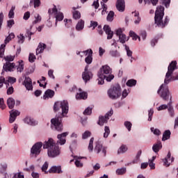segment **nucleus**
<instances>
[{"label":"nucleus","mask_w":178,"mask_h":178,"mask_svg":"<svg viewBox=\"0 0 178 178\" xmlns=\"http://www.w3.org/2000/svg\"><path fill=\"white\" fill-rule=\"evenodd\" d=\"M177 66V62L176 60H173L170 63L164 80L165 83H163L157 91V93L163 101H169V96L170 95V92H169V88L167 84H169L172 81L178 80V74L175 76H172L173 72L176 70Z\"/></svg>","instance_id":"1"},{"label":"nucleus","mask_w":178,"mask_h":178,"mask_svg":"<svg viewBox=\"0 0 178 178\" xmlns=\"http://www.w3.org/2000/svg\"><path fill=\"white\" fill-rule=\"evenodd\" d=\"M60 108L62 109V113L56 115L54 118L51 120V127L54 128L56 131H63L62 118H67V115L69 113V102L67 100L55 102L54 111L58 112Z\"/></svg>","instance_id":"2"},{"label":"nucleus","mask_w":178,"mask_h":178,"mask_svg":"<svg viewBox=\"0 0 178 178\" xmlns=\"http://www.w3.org/2000/svg\"><path fill=\"white\" fill-rule=\"evenodd\" d=\"M163 16H165V7L158 6L155 12L154 23L161 29H165L170 20L169 17L166 16L163 22Z\"/></svg>","instance_id":"3"},{"label":"nucleus","mask_w":178,"mask_h":178,"mask_svg":"<svg viewBox=\"0 0 178 178\" xmlns=\"http://www.w3.org/2000/svg\"><path fill=\"white\" fill-rule=\"evenodd\" d=\"M98 84L102 85L105 83V79L106 81H112L115 79V76L112 74V68L108 65H103L99 69L98 73Z\"/></svg>","instance_id":"4"},{"label":"nucleus","mask_w":178,"mask_h":178,"mask_svg":"<svg viewBox=\"0 0 178 178\" xmlns=\"http://www.w3.org/2000/svg\"><path fill=\"white\" fill-rule=\"evenodd\" d=\"M44 149L47 150V154L49 158H56L60 154V149H59V146H58L54 139L49 138L47 141H45L43 144Z\"/></svg>","instance_id":"5"},{"label":"nucleus","mask_w":178,"mask_h":178,"mask_svg":"<svg viewBox=\"0 0 178 178\" xmlns=\"http://www.w3.org/2000/svg\"><path fill=\"white\" fill-rule=\"evenodd\" d=\"M108 95L111 99H118L122 95L120 85L117 84L108 90Z\"/></svg>","instance_id":"6"},{"label":"nucleus","mask_w":178,"mask_h":178,"mask_svg":"<svg viewBox=\"0 0 178 178\" xmlns=\"http://www.w3.org/2000/svg\"><path fill=\"white\" fill-rule=\"evenodd\" d=\"M49 15H52V13H54L55 17H56V26L58 24V22H62L63 20V13L59 12L58 13V9L56 8V6H54V8L52 9H49L48 10Z\"/></svg>","instance_id":"7"},{"label":"nucleus","mask_w":178,"mask_h":178,"mask_svg":"<svg viewBox=\"0 0 178 178\" xmlns=\"http://www.w3.org/2000/svg\"><path fill=\"white\" fill-rule=\"evenodd\" d=\"M112 115H113V110L111 108L110 111L106 113L104 116H100L99 118L97 124L99 126H103L104 123H108V120H109V116H112Z\"/></svg>","instance_id":"8"},{"label":"nucleus","mask_w":178,"mask_h":178,"mask_svg":"<svg viewBox=\"0 0 178 178\" xmlns=\"http://www.w3.org/2000/svg\"><path fill=\"white\" fill-rule=\"evenodd\" d=\"M41 148H42V143L38 142L32 147L31 152L33 154V155H35V156H37V155H40Z\"/></svg>","instance_id":"9"},{"label":"nucleus","mask_w":178,"mask_h":178,"mask_svg":"<svg viewBox=\"0 0 178 178\" xmlns=\"http://www.w3.org/2000/svg\"><path fill=\"white\" fill-rule=\"evenodd\" d=\"M82 79L85 83L90 81L92 79V72L88 71V65L85 67L84 72L82 73Z\"/></svg>","instance_id":"10"},{"label":"nucleus","mask_w":178,"mask_h":178,"mask_svg":"<svg viewBox=\"0 0 178 178\" xmlns=\"http://www.w3.org/2000/svg\"><path fill=\"white\" fill-rule=\"evenodd\" d=\"M16 67V64L15 63L6 62L3 66V71L1 74H3L5 72H13V69Z\"/></svg>","instance_id":"11"},{"label":"nucleus","mask_w":178,"mask_h":178,"mask_svg":"<svg viewBox=\"0 0 178 178\" xmlns=\"http://www.w3.org/2000/svg\"><path fill=\"white\" fill-rule=\"evenodd\" d=\"M101 151L102 154H104V156H106V147L102 146L101 142H96V145L95 147V152L99 154Z\"/></svg>","instance_id":"12"},{"label":"nucleus","mask_w":178,"mask_h":178,"mask_svg":"<svg viewBox=\"0 0 178 178\" xmlns=\"http://www.w3.org/2000/svg\"><path fill=\"white\" fill-rule=\"evenodd\" d=\"M115 8L118 12H124L126 10V2L124 0H117Z\"/></svg>","instance_id":"13"},{"label":"nucleus","mask_w":178,"mask_h":178,"mask_svg":"<svg viewBox=\"0 0 178 178\" xmlns=\"http://www.w3.org/2000/svg\"><path fill=\"white\" fill-rule=\"evenodd\" d=\"M19 115H20V112H19L17 110H11L10 111L9 122L13 123V122H15V120H16V118Z\"/></svg>","instance_id":"14"},{"label":"nucleus","mask_w":178,"mask_h":178,"mask_svg":"<svg viewBox=\"0 0 178 178\" xmlns=\"http://www.w3.org/2000/svg\"><path fill=\"white\" fill-rule=\"evenodd\" d=\"M23 85L26 87V90L29 91L33 90V81L30 77L26 76L24 81Z\"/></svg>","instance_id":"15"},{"label":"nucleus","mask_w":178,"mask_h":178,"mask_svg":"<svg viewBox=\"0 0 178 178\" xmlns=\"http://www.w3.org/2000/svg\"><path fill=\"white\" fill-rule=\"evenodd\" d=\"M103 30L107 35V40H112L113 38V31H112L111 26L109 25H104Z\"/></svg>","instance_id":"16"},{"label":"nucleus","mask_w":178,"mask_h":178,"mask_svg":"<svg viewBox=\"0 0 178 178\" xmlns=\"http://www.w3.org/2000/svg\"><path fill=\"white\" fill-rule=\"evenodd\" d=\"M68 135L69 132H64L58 135L57 138L59 140V144H60V145H65V144H66V136Z\"/></svg>","instance_id":"17"},{"label":"nucleus","mask_w":178,"mask_h":178,"mask_svg":"<svg viewBox=\"0 0 178 178\" xmlns=\"http://www.w3.org/2000/svg\"><path fill=\"white\" fill-rule=\"evenodd\" d=\"M55 95V91L48 89L44 92V95H43V99H49V98H54Z\"/></svg>","instance_id":"18"},{"label":"nucleus","mask_w":178,"mask_h":178,"mask_svg":"<svg viewBox=\"0 0 178 178\" xmlns=\"http://www.w3.org/2000/svg\"><path fill=\"white\" fill-rule=\"evenodd\" d=\"M85 52L86 53V55L88 54V56L85 58V62L88 65H91V63H92V50H87Z\"/></svg>","instance_id":"19"},{"label":"nucleus","mask_w":178,"mask_h":178,"mask_svg":"<svg viewBox=\"0 0 178 178\" xmlns=\"http://www.w3.org/2000/svg\"><path fill=\"white\" fill-rule=\"evenodd\" d=\"M79 91L81 92V88H79ZM88 97V93L86 92H81L79 93H77L75 96L76 99H87Z\"/></svg>","instance_id":"20"},{"label":"nucleus","mask_w":178,"mask_h":178,"mask_svg":"<svg viewBox=\"0 0 178 178\" xmlns=\"http://www.w3.org/2000/svg\"><path fill=\"white\" fill-rule=\"evenodd\" d=\"M152 149L154 152H159V150L162 149V142H161V140L157 141V143L153 145Z\"/></svg>","instance_id":"21"},{"label":"nucleus","mask_w":178,"mask_h":178,"mask_svg":"<svg viewBox=\"0 0 178 178\" xmlns=\"http://www.w3.org/2000/svg\"><path fill=\"white\" fill-rule=\"evenodd\" d=\"M45 48H47V44L44 43H39L38 48L36 49V55H38V54H42Z\"/></svg>","instance_id":"22"},{"label":"nucleus","mask_w":178,"mask_h":178,"mask_svg":"<svg viewBox=\"0 0 178 178\" xmlns=\"http://www.w3.org/2000/svg\"><path fill=\"white\" fill-rule=\"evenodd\" d=\"M50 173H62V168L60 166H53L49 170Z\"/></svg>","instance_id":"23"},{"label":"nucleus","mask_w":178,"mask_h":178,"mask_svg":"<svg viewBox=\"0 0 178 178\" xmlns=\"http://www.w3.org/2000/svg\"><path fill=\"white\" fill-rule=\"evenodd\" d=\"M15 99H13V97H9L7 99V105L9 109H13V108H15Z\"/></svg>","instance_id":"24"},{"label":"nucleus","mask_w":178,"mask_h":178,"mask_svg":"<svg viewBox=\"0 0 178 178\" xmlns=\"http://www.w3.org/2000/svg\"><path fill=\"white\" fill-rule=\"evenodd\" d=\"M24 122L30 126H35V124H37V123L33 119H31V118L29 117H26L24 120Z\"/></svg>","instance_id":"25"},{"label":"nucleus","mask_w":178,"mask_h":178,"mask_svg":"<svg viewBox=\"0 0 178 178\" xmlns=\"http://www.w3.org/2000/svg\"><path fill=\"white\" fill-rule=\"evenodd\" d=\"M172 133L170 132V130H166L163 134V138L162 141H166V140H169L170 138V135Z\"/></svg>","instance_id":"26"},{"label":"nucleus","mask_w":178,"mask_h":178,"mask_svg":"<svg viewBox=\"0 0 178 178\" xmlns=\"http://www.w3.org/2000/svg\"><path fill=\"white\" fill-rule=\"evenodd\" d=\"M83 29H84V21L80 19L76 26V30H77V31H81Z\"/></svg>","instance_id":"27"},{"label":"nucleus","mask_w":178,"mask_h":178,"mask_svg":"<svg viewBox=\"0 0 178 178\" xmlns=\"http://www.w3.org/2000/svg\"><path fill=\"white\" fill-rule=\"evenodd\" d=\"M170 152H169L167 154V156L163 160V165L164 166H166L167 168L170 166V163H169V161H170V156H171Z\"/></svg>","instance_id":"28"},{"label":"nucleus","mask_w":178,"mask_h":178,"mask_svg":"<svg viewBox=\"0 0 178 178\" xmlns=\"http://www.w3.org/2000/svg\"><path fill=\"white\" fill-rule=\"evenodd\" d=\"M13 38H15V33H11L8 35V36H7L4 40V45H6V44H8L9 42L12 41V40H13Z\"/></svg>","instance_id":"29"},{"label":"nucleus","mask_w":178,"mask_h":178,"mask_svg":"<svg viewBox=\"0 0 178 178\" xmlns=\"http://www.w3.org/2000/svg\"><path fill=\"white\" fill-rule=\"evenodd\" d=\"M34 6V8H38L41 5V1L40 0H31L30 6Z\"/></svg>","instance_id":"30"},{"label":"nucleus","mask_w":178,"mask_h":178,"mask_svg":"<svg viewBox=\"0 0 178 178\" xmlns=\"http://www.w3.org/2000/svg\"><path fill=\"white\" fill-rule=\"evenodd\" d=\"M127 146H126L125 145H122L118 150V154H124V152H127Z\"/></svg>","instance_id":"31"},{"label":"nucleus","mask_w":178,"mask_h":178,"mask_svg":"<svg viewBox=\"0 0 178 178\" xmlns=\"http://www.w3.org/2000/svg\"><path fill=\"white\" fill-rule=\"evenodd\" d=\"M132 14L134 15V17H136V19L134 21L135 24H140V22H141V18L138 17V12H133Z\"/></svg>","instance_id":"32"},{"label":"nucleus","mask_w":178,"mask_h":178,"mask_svg":"<svg viewBox=\"0 0 178 178\" xmlns=\"http://www.w3.org/2000/svg\"><path fill=\"white\" fill-rule=\"evenodd\" d=\"M119 41L121 42V44H124L126 41H129V38H127V36L126 35L122 34L119 36Z\"/></svg>","instance_id":"33"},{"label":"nucleus","mask_w":178,"mask_h":178,"mask_svg":"<svg viewBox=\"0 0 178 178\" xmlns=\"http://www.w3.org/2000/svg\"><path fill=\"white\" fill-rule=\"evenodd\" d=\"M18 63L19 65L17 67V72H19V73H22V72L24 70V64L23 63V60H22L21 62H19Z\"/></svg>","instance_id":"34"},{"label":"nucleus","mask_w":178,"mask_h":178,"mask_svg":"<svg viewBox=\"0 0 178 178\" xmlns=\"http://www.w3.org/2000/svg\"><path fill=\"white\" fill-rule=\"evenodd\" d=\"M136 84H137V81L135 79H129L127 82V86L128 87H134Z\"/></svg>","instance_id":"35"},{"label":"nucleus","mask_w":178,"mask_h":178,"mask_svg":"<svg viewBox=\"0 0 178 178\" xmlns=\"http://www.w3.org/2000/svg\"><path fill=\"white\" fill-rule=\"evenodd\" d=\"M94 138H91L89 142V145H88V150L90 152H92V150L94 149Z\"/></svg>","instance_id":"36"},{"label":"nucleus","mask_w":178,"mask_h":178,"mask_svg":"<svg viewBox=\"0 0 178 178\" xmlns=\"http://www.w3.org/2000/svg\"><path fill=\"white\" fill-rule=\"evenodd\" d=\"M115 16V13L113 11H110L109 13L107 15V21L108 22H113V17Z\"/></svg>","instance_id":"37"},{"label":"nucleus","mask_w":178,"mask_h":178,"mask_svg":"<svg viewBox=\"0 0 178 178\" xmlns=\"http://www.w3.org/2000/svg\"><path fill=\"white\" fill-rule=\"evenodd\" d=\"M144 2L145 4L147 3H152L153 6H156L158 5V2H159V0H144Z\"/></svg>","instance_id":"38"},{"label":"nucleus","mask_w":178,"mask_h":178,"mask_svg":"<svg viewBox=\"0 0 178 178\" xmlns=\"http://www.w3.org/2000/svg\"><path fill=\"white\" fill-rule=\"evenodd\" d=\"M80 17H81V14L80 13V12L77 10H74L73 12V19H74L75 20H77L80 19Z\"/></svg>","instance_id":"39"},{"label":"nucleus","mask_w":178,"mask_h":178,"mask_svg":"<svg viewBox=\"0 0 178 178\" xmlns=\"http://www.w3.org/2000/svg\"><path fill=\"white\" fill-rule=\"evenodd\" d=\"M18 38V44H23L24 42V40H26V38L24 35H23L22 33H20L19 35H17Z\"/></svg>","instance_id":"40"},{"label":"nucleus","mask_w":178,"mask_h":178,"mask_svg":"<svg viewBox=\"0 0 178 178\" xmlns=\"http://www.w3.org/2000/svg\"><path fill=\"white\" fill-rule=\"evenodd\" d=\"M104 138H108V136L111 134V129H109V127H104Z\"/></svg>","instance_id":"41"},{"label":"nucleus","mask_w":178,"mask_h":178,"mask_svg":"<svg viewBox=\"0 0 178 178\" xmlns=\"http://www.w3.org/2000/svg\"><path fill=\"white\" fill-rule=\"evenodd\" d=\"M5 47H6V45L4 44H1L0 47V58H3L5 55Z\"/></svg>","instance_id":"42"},{"label":"nucleus","mask_w":178,"mask_h":178,"mask_svg":"<svg viewBox=\"0 0 178 178\" xmlns=\"http://www.w3.org/2000/svg\"><path fill=\"white\" fill-rule=\"evenodd\" d=\"M141 154H143V151L139 150L136 154V159L133 161V163H137V162L140 161V156H141Z\"/></svg>","instance_id":"43"},{"label":"nucleus","mask_w":178,"mask_h":178,"mask_svg":"<svg viewBox=\"0 0 178 178\" xmlns=\"http://www.w3.org/2000/svg\"><path fill=\"white\" fill-rule=\"evenodd\" d=\"M6 62H13L15 60V56H6L3 57Z\"/></svg>","instance_id":"44"},{"label":"nucleus","mask_w":178,"mask_h":178,"mask_svg":"<svg viewBox=\"0 0 178 178\" xmlns=\"http://www.w3.org/2000/svg\"><path fill=\"white\" fill-rule=\"evenodd\" d=\"M129 35L132 38V40H134V41H137V40L138 38V35L137 34H136V33H134V31H131L129 32Z\"/></svg>","instance_id":"45"},{"label":"nucleus","mask_w":178,"mask_h":178,"mask_svg":"<svg viewBox=\"0 0 178 178\" xmlns=\"http://www.w3.org/2000/svg\"><path fill=\"white\" fill-rule=\"evenodd\" d=\"M150 130L155 136H161V131L159 129L152 127Z\"/></svg>","instance_id":"46"},{"label":"nucleus","mask_w":178,"mask_h":178,"mask_svg":"<svg viewBox=\"0 0 178 178\" xmlns=\"http://www.w3.org/2000/svg\"><path fill=\"white\" fill-rule=\"evenodd\" d=\"M88 137H91V132H90V131H86L82 135V138L86 140V138H88Z\"/></svg>","instance_id":"47"},{"label":"nucleus","mask_w":178,"mask_h":178,"mask_svg":"<svg viewBox=\"0 0 178 178\" xmlns=\"http://www.w3.org/2000/svg\"><path fill=\"white\" fill-rule=\"evenodd\" d=\"M36 58H35V55H34V54L33 53H30L29 54V60L31 63H34V60H35Z\"/></svg>","instance_id":"48"},{"label":"nucleus","mask_w":178,"mask_h":178,"mask_svg":"<svg viewBox=\"0 0 178 178\" xmlns=\"http://www.w3.org/2000/svg\"><path fill=\"white\" fill-rule=\"evenodd\" d=\"M15 7H12L10 10L9 11V13H8V17L10 19H13L15 17Z\"/></svg>","instance_id":"49"},{"label":"nucleus","mask_w":178,"mask_h":178,"mask_svg":"<svg viewBox=\"0 0 178 178\" xmlns=\"http://www.w3.org/2000/svg\"><path fill=\"white\" fill-rule=\"evenodd\" d=\"M168 113L171 118L175 117V109L173 107H168Z\"/></svg>","instance_id":"50"},{"label":"nucleus","mask_w":178,"mask_h":178,"mask_svg":"<svg viewBox=\"0 0 178 178\" xmlns=\"http://www.w3.org/2000/svg\"><path fill=\"white\" fill-rule=\"evenodd\" d=\"M110 55L111 56H113L114 58L120 56L119 52H118V50H111V51H110Z\"/></svg>","instance_id":"51"},{"label":"nucleus","mask_w":178,"mask_h":178,"mask_svg":"<svg viewBox=\"0 0 178 178\" xmlns=\"http://www.w3.org/2000/svg\"><path fill=\"white\" fill-rule=\"evenodd\" d=\"M154 115V109L153 108H150L149 110V113H148V121L151 122L152 120V116Z\"/></svg>","instance_id":"52"},{"label":"nucleus","mask_w":178,"mask_h":178,"mask_svg":"<svg viewBox=\"0 0 178 178\" xmlns=\"http://www.w3.org/2000/svg\"><path fill=\"white\" fill-rule=\"evenodd\" d=\"M125 49L127 51V56H129V57L133 56V51H131L130 48L127 45H125Z\"/></svg>","instance_id":"53"},{"label":"nucleus","mask_w":178,"mask_h":178,"mask_svg":"<svg viewBox=\"0 0 178 178\" xmlns=\"http://www.w3.org/2000/svg\"><path fill=\"white\" fill-rule=\"evenodd\" d=\"M124 124L125 127L127 129V130H128L129 131H131V126H132L131 122H129V121H127V122H124Z\"/></svg>","instance_id":"54"},{"label":"nucleus","mask_w":178,"mask_h":178,"mask_svg":"<svg viewBox=\"0 0 178 178\" xmlns=\"http://www.w3.org/2000/svg\"><path fill=\"white\" fill-rule=\"evenodd\" d=\"M6 108V105L5 104V101L3 98H0V108L3 110Z\"/></svg>","instance_id":"55"},{"label":"nucleus","mask_w":178,"mask_h":178,"mask_svg":"<svg viewBox=\"0 0 178 178\" xmlns=\"http://www.w3.org/2000/svg\"><path fill=\"white\" fill-rule=\"evenodd\" d=\"M161 2L165 8H169V5H170V0H161Z\"/></svg>","instance_id":"56"},{"label":"nucleus","mask_w":178,"mask_h":178,"mask_svg":"<svg viewBox=\"0 0 178 178\" xmlns=\"http://www.w3.org/2000/svg\"><path fill=\"white\" fill-rule=\"evenodd\" d=\"M92 113V108L88 107L86 108V110L83 111V115H91Z\"/></svg>","instance_id":"57"},{"label":"nucleus","mask_w":178,"mask_h":178,"mask_svg":"<svg viewBox=\"0 0 178 178\" xmlns=\"http://www.w3.org/2000/svg\"><path fill=\"white\" fill-rule=\"evenodd\" d=\"M117 175H124L126 173V168H120L116 170Z\"/></svg>","instance_id":"58"},{"label":"nucleus","mask_w":178,"mask_h":178,"mask_svg":"<svg viewBox=\"0 0 178 178\" xmlns=\"http://www.w3.org/2000/svg\"><path fill=\"white\" fill-rule=\"evenodd\" d=\"M41 17L40 15H37V16L35 17V20H34L33 22V24H37V23H40V22H41Z\"/></svg>","instance_id":"59"},{"label":"nucleus","mask_w":178,"mask_h":178,"mask_svg":"<svg viewBox=\"0 0 178 178\" xmlns=\"http://www.w3.org/2000/svg\"><path fill=\"white\" fill-rule=\"evenodd\" d=\"M64 22H65V26H66L67 28L72 26V19H64Z\"/></svg>","instance_id":"60"},{"label":"nucleus","mask_w":178,"mask_h":178,"mask_svg":"<svg viewBox=\"0 0 178 178\" xmlns=\"http://www.w3.org/2000/svg\"><path fill=\"white\" fill-rule=\"evenodd\" d=\"M140 35L142 37L143 40H145L147 38V31H141Z\"/></svg>","instance_id":"61"},{"label":"nucleus","mask_w":178,"mask_h":178,"mask_svg":"<svg viewBox=\"0 0 178 178\" xmlns=\"http://www.w3.org/2000/svg\"><path fill=\"white\" fill-rule=\"evenodd\" d=\"M98 26V22L95 21H91L90 27H92V30H95V27Z\"/></svg>","instance_id":"62"},{"label":"nucleus","mask_w":178,"mask_h":178,"mask_svg":"<svg viewBox=\"0 0 178 178\" xmlns=\"http://www.w3.org/2000/svg\"><path fill=\"white\" fill-rule=\"evenodd\" d=\"M24 20H29L30 19V12L27 11L24 13L23 17Z\"/></svg>","instance_id":"63"},{"label":"nucleus","mask_w":178,"mask_h":178,"mask_svg":"<svg viewBox=\"0 0 178 178\" xmlns=\"http://www.w3.org/2000/svg\"><path fill=\"white\" fill-rule=\"evenodd\" d=\"M8 82L11 83L12 84H13V83H16V78L9 76L8 79Z\"/></svg>","instance_id":"64"}]
</instances>
